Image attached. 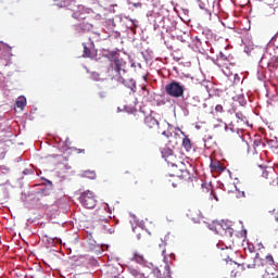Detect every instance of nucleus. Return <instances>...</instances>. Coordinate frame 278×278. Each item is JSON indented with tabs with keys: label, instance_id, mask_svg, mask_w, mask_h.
<instances>
[{
	"label": "nucleus",
	"instance_id": "obj_1",
	"mask_svg": "<svg viewBox=\"0 0 278 278\" xmlns=\"http://www.w3.org/2000/svg\"><path fill=\"white\" fill-rule=\"evenodd\" d=\"M72 11H74L72 17H74L75 21H78L79 29H83V31H90L92 29L90 15L84 10V7L77 5L75 9H72Z\"/></svg>",
	"mask_w": 278,
	"mask_h": 278
},
{
	"label": "nucleus",
	"instance_id": "obj_2",
	"mask_svg": "<svg viewBox=\"0 0 278 278\" xmlns=\"http://www.w3.org/2000/svg\"><path fill=\"white\" fill-rule=\"evenodd\" d=\"M208 229L211 231H214L217 236H226L228 238H231L233 236V228L229 227L227 222L222 220H215L208 225Z\"/></svg>",
	"mask_w": 278,
	"mask_h": 278
},
{
	"label": "nucleus",
	"instance_id": "obj_3",
	"mask_svg": "<svg viewBox=\"0 0 278 278\" xmlns=\"http://www.w3.org/2000/svg\"><path fill=\"white\" fill-rule=\"evenodd\" d=\"M165 92L168 97H173V99H181L186 92V86L177 80H173L165 86Z\"/></svg>",
	"mask_w": 278,
	"mask_h": 278
},
{
	"label": "nucleus",
	"instance_id": "obj_4",
	"mask_svg": "<svg viewBox=\"0 0 278 278\" xmlns=\"http://www.w3.org/2000/svg\"><path fill=\"white\" fill-rule=\"evenodd\" d=\"M78 200L79 203H81V206L87 210H94V207H97V195H94V192L90 190L83 192Z\"/></svg>",
	"mask_w": 278,
	"mask_h": 278
},
{
	"label": "nucleus",
	"instance_id": "obj_5",
	"mask_svg": "<svg viewBox=\"0 0 278 278\" xmlns=\"http://www.w3.org/2000/svg\"><path fill=\"white\" fill-rule=\"evenodd\" d=\"M12 64V47L0 43V66H10Z\"/></svg>",
	"mask_w": 278,
	"mask_h": 278
},
{
	"label": "nucleus",
	"instance_id": "obj_6",
	"mask_svg": "<svg viewBox=\"0 0 278 278\" xmlns=\"http://www.w3.org/2000/svg\"><path fill=\"white\" fill-rule=\"evenodd\" d=\"M84 47V52H83V58H96L97 55V49L94 48V41L92 39H88L87 41L83 42Z\"/></svg>",
	"mask_w": 278,
	"mask_h": 278
},
{
	"label": "nucleus",
	"instance_id": "obj_7",
	"mask_svg": "<svg viewBox=\"0 0 278 278\" xmlns=\"http://www.w3.org/2000/svg\"><path fill=\"white\" fill-rule=\"evenodd\" d=\"M109 60L111 62V66L114 67V71L116 73H121V71H123V61H121V59H118L116 54L112 53L109 56Z\"/></svg>",
	"mask_w": 278,
	"mask_h": 278
},
{
	"label": "nucleus",
	"instance_id": "obj_8",
	"mask_svg": "<svg viewBox=\"0 0 278 278\" xmlns=\"http://www.w3.org/2000/svg\"><path fill=\"white\" fill-rule=\"evenodd\" d=\"M263 179H268L275 184V169L273 167H260Z\"/></svg>",
	"mask_w": 278,
	"mask_h": 278
},
{
	"label": "nucleus",
	"instance_id": "obj_9",
	"mask_svg": "<svg viewBox=\"0 0 278 278\" xmlns=\"http://www.w3.org/2000/svg\"><path fill=\"white\" fill-rule=\"evenodd\" d=\"M144 124L148 129H155L160 127V122H157V119H155V117L152 115L146 116Z\"/></svg>",
	"mask_w": 278,
	"mask_h": 278
},
{
	"label": "nucleus",
	"instance_id": "obj_10",
	"mask_svg": "<svg viewBox=\"0 0 278 278\" xmlns=\"http://www.w3.org/2000/svg\"><path fill=\"white\" fill-rule=\"evenodd\" d=\"M182 135L185 136L181 143L182 149H185L187 153H191V151H194V143L188 138V136H186V134L182 132Z\"/></svg>",
	"mask_w": 278,
	"mask_h": 278
},
{
	"label": "nucleus",
	"instance_id": "obj_11",
	"mask_svg": "<svg viewBox=\"0 0 278 278\" xmlns=\"http://www.w3.org/2000/svg\"><path fill=\"white\" fill-rule=\"evenodd\" d=\"M210 167L215 173H223L225 170V167L223 166V164L218 160L211 159Z\"/></svg>",
	"mask_w": 278,
	"mask_h": 278
},
{
	"label": "nucleus",
	"instance_id": "obj_12",
	"mask_svg": "<svg viewBox=\"0 0 278 278\" xmlns=\"http://www.w3.org/2000/svg\"><path fill=\"white\" fill-rule=\"evenodd\" d=\"M60 8H70V10H75L77 8V1L76 0H61L60 3H58Z\"/></svg>",
	"mask_w": 278,
	"mask_h": 278
},
{
	"label": "nucleus",
	"instance_id": "obj_13",
	"mask_svg": "<svg viewBox=\"0 0 278 278\" xmlns=\"http://www.w3.org/2000/svg\"><path fill=\"white\" fill-rule=\"evenodd\" d=\"M232 270L230 273L231 277H238V275H240V273H242V270H245L247 267L244 266V264H238V263H232Z\"/></svg>",
	"mask_w": 278,
	"mask_h": 278
},
{
	"label": "nucleus",
	"instance_id": "obj_14",
	"mask_svg": "<svg viewBox=\"0 0 278 278\" xmlns=\"http://www.w3.org/2000/svg\"><path fill=\"white\" fill-rule=\"evenodd\" d=\"M188 108H199V104L201 103V100L199 99V96L190 98L187 102Z\"/></svg>",
	"mask_w": 278,
	"mask_h": 278
},
{
	"label": "nucleus",
	"instance_id": "obj_15",
	"mask_svg": "<svg viewBox=\"0 0 278 278\" xmlns=\"http://www.w3.org/2000/svg\"><path fill=\"white\" fill-rule=\"evenodd\" d=\"M128 270H129V274L131 275V277H134V278H147V276H144L143 273H141L140 270H138L134 267L128 268Z\"/></svg>",
	"mask_w": 278,
	"mask_h": 278
},
{
	"label": "nucleus",
	"instance_id": "obj_16",
	"mask_svg": "<svg viewBox=\"0 0 278 278\" xmlns=\"http://www.w3.org/2000/svg\"><path fill=\"white\" fill-rule=\"evenodd\" d=\"M16 108L20 110H24L25 105H27V99L25 97H18L16 102H15Z\"/></svg>",
	"mask_w": 278,
	"mask_h": 278
},
{
	"label": "nucleus",
	"instance_id": "obj_17",
	"mask_svg": "<svg viewBox=\"0 0 278 278\" xmlns=\"http://www.w3.org/2000/svg\"><path fill=\"white\" fill-rule=\"evenodd\" d=\"M81 177H85L86 179H97V172L90 169L84 170Z\"/></svg>",
	"mask_w": 278,
	"mask_h": 278
},
{
	"label": "nucleus",
	"instance_id": "obj_18",
	"mask_svg": "<svg viewBox=\"0 0 278 278\" xmlns=\"http://www.w3.org/2000/svg\"><path fill=\"white\" fill-rule=\"evenodd\" d=\"M134 260H135V262H137V264H144L146 263L144 256L141 255V254H138V253H135Z\"/></svg>",
	"mask_w": 278,
	"mask_h": 278
},
{
	"label": "nucleus",
	"instance_id": "obj_19",
	"mask_svg": "<svg viewBox=\"0 0 278 278\" xmlns=\"http://www.w3.org/2000/svg\"><path fill=\"white\" fill-rule=\"evenodd\" d=\"M269 68H278V58L274 56L271 61L268 63Z\"/></svg>",
	"mask_w": 278,
	"mask_h": 278
},
{
	"label": "nucleus",
	"instance_id": "obj_20",
	"mask_svg": "<svg viewBox=\"0 0 278 278\" xmlns=\"http://www.w3.org/2000/svg\"><path fill=\"white\" fill-rule=\"evenodd\" d=\"M236 117H237L238 121H240L241 123H247V116H244V114H242V112L236 113Z\"/></svg>",
	"mask_w": 278,
	"mask_h": 278
},
{
	"label": "nucleus",
	"instance_id": "obj_21",
	"mask_svg": "<svg viewBox=\"0 0 278 278\" xmlns=\"http://www.w3.org/2000/svg\"><path fill=\"white\" fill-rule=\"evenodd\" d=\"M161 251H162V255L163 257H166V242L162 241L160 244H159Z\"/></svg>",
	"mask_w": 278,
	"mask_h": 278
},
{
	"label": "nucleus",
	"instance_id": "obj_22",
	"mask_svg": "<svg viewBox=\"0 0 278 278\" xmlns=\"http://www.w3.org/2000/svg\"><path fill=\"white\" fill-rule=\"evenodd\" d=\"M270 216H271V219L275 220V223H278V211L277 210H273L270 212Z\"/></svg>",
	"mask_w": 278,
	"mask_h": 278
},
{
	"label": "nucleus",
	"instance_id": "obj_23",
	"mask_svg": "<svg viewBox=\"0 0 278 278\" xmlns=\"http://www.w3.org/2000/svg\"><path fill=\"white\" fill-rule=\"evenodd\" d=\"M109 222H110V219L108 217H99L98 218V223H101L102 227H103V225H108Z\"/></svg>",
	"mask_w": 278,
	"mask_h": 278
},
{
	"label": "nucleus",
	"instance_id": "obj_24",
	"mask_svg": "<svg viewBox=\"0 0 278 278\" xmlns=\"http://www.w3.org/2000/svg\"><path fill=\"white\" fill-rule=\"evenodd\" d=\"M102 229L105 231V233H114V228H109L108 229V226L106 225H103Z\"/></svg>",
	"mask_w": 278,
	"mask_h": 278
},
{
	"label": "nucleus",
	"instance_id": "obj_25",
	"mask_svg": "<svg viewBox=\"0 0 278 278\" xmlns=\"http://www.w3.org/2000/svg\"><path fill=\"white\" fill-rule=\"evenodd\" d=\"M266 262L273 266L275 264V258L269 254L266 256Z\"/></svg>",
	"mask_w": 278,
	"mask_h": 278
},
{
	"label": "nucleus",
	"instance_id": "obj_26",
	"mask_svg": "<svg viewBox=\"0 0 278 278\" xmlns=\"http://www.w3.org/2000/svg\"><path fill=\"white\" fill-rule=\"evenodd\" d=\"M119 81L126 86V88H129V80L121 78Z\"/></svg>",
	"mask_w": 278,
	"mask_h": 278
},
{
	"label": "nucleus",
	"instance_id": "obj_27",
	"mask_svg": "<svg viewBox=\"0 0 278 278\" xmlns=\"http://www.w3.org/2000/svg\"><path fill=\"white\" fill-rule=\"evenodd\" d=\"M269 10H273L274 14L278 16V5H276L275 8L269 7Z\"/></svg>",
	"mask_w": 278,
	"mask_h": 278
},
{
	"label": "nucleus",
	"instance_id": "obj_28",
	"mask_svg": "<svg viewBox=\"0 0 278 278\" xmlns=\"http://www.w3.org/2000/svg\"><path fill=\"white\" fill-rule=\"evenodd\" d=\"M215 111H216V112H223V105L217 104V105L215 106Z\"/></svg>",
	"mask_w": 278,
	"mask_h": 278
},
{
	"label": "nucleus",
	"instance_id": "obj_29",
	"mask_svg": "<svg viewBox=\"0 0 278 278\" xmlns=\"http://www.w3.org/2000/svg\"><path fill=\"white\" fill-rule=\"evenodd\" d=\"M76 153H86V149H76Z\"/></svg>",
	"mask_w": 278,
	"mask_h": 278
},
{
	"label": "nucleus",
	"instance_id": "obj_30",
	"mask_svg": "<svg viewBox=\"0 0 278 278\" xmlns=\"http://www.w3.org/2000/svg\"><path fill=\"white\" fill-rule=\"evenodd\" d=\"M247 268H255V263L248 264V265H247Z\"/></svg>",
	"mask_w": 278,
	"mask_h": 278
},
{
	"label": "nucleus",
	"instance_id": "obj_31",
	"mask_svg": "<svg viewBox=\"0 0 278 278\" xmlns=\"http://www.w3.org/2000/svg\"><path fill=\"white\" fill-rule=\"evenodd\" d=\"M172 186H173V188H177V182L173 181Z\"/></svg>",
	"mask_w": 278,
	"mask_h": 278
},
{
	"label": "nucleus",
	"instance_id": "obj_32",
	"mask_svg": "<svg viewBox=\"0 0 278 278\" xmlns=\"http://www.w3.org/2000/svg\"><path fill=\"white\" fill-rule=\"evenodd\" d=\"M239 197H247V194L244 193V191H242L241 193H239Z\"/></svg>",
	"mask_w": 278,
	"mask_h": 278
},
{
	"label": "nucleus",
	"instance_id": "obj_33",
	"mask_svg": "<svg viewBox=\"0 0 278 278\" xmlns=\"http://www.w3.org/2000/svg\"><path fill=\"white\" fill-rule=\"evenodd\" d=\"M205 138H207V140H212V137H207V136H206Z\"/></svg>",
	"mask_w": 278,
	"mask_h": 278
},
{
	"label": "nucleus",
	"instance_id": "obj_34",
	"mask_svg": "<svg viewBox=\"0 0 278 278\" xmlns=\"http://www.w3.org/2000/svg\"><path fill=\"white\" fill-rule=\"evenodd\" d=\"M163 136H166V131H163Z\"/></svg>",
	"mask_w": 278,
	"mask_h": 278
},
{
	"label": "nucleus",
	"instance_id": "obj_35",
	"mask_svg": "<svg viewBox=\"0 0 278 278\" xmlns=\"http://www.w3.org/2000/svg\"><path fill=\"white\" fill-rule=\"evenodd\" d=\"M102 212H105V208H103V211Z\"/></svg>",
	"mask_w": 278,
	"mask_h": 278
}]
</instances>
